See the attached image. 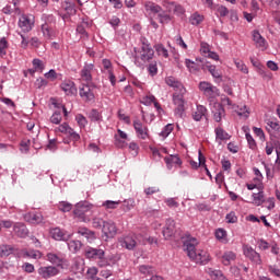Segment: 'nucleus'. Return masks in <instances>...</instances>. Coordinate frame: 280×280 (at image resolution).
Returning a JSON list of instances; mask_svg holds the SVG:
<instances>
[{
	"label": "nucleus",
	"instance_id": "nucleus-52",
	"mask_svg": "<svg viewBox=\"0 0 280 280\" xmlns=\"http://www.w3.org/2000/svg\"><path fill=\"white\" fill-rule=\"evenodd\" d=\"M148 71L150 75L154 77L159 73V68L156 67V62H151L149 65Z\"/></svg>",
	"mask_w": 280,
	"mask_h": 280
},
{
	"label": "nucleus",
	"instance_id": "nucleus-60",
	"mask_svg": "<svg viewBox=\"0 0 280 280\" xmlns=\"http://www.w3.org/2000/svg\"><path fill=\"white\" fill-rule=\"evenodd\" d=\"M48 82L47 80L43 79V78H38L36 81H35V86L36 89H43V86H47Z\"/></svg>",
	"mask_w": 280,
	"mask_h": 280
},
{
	"label": "nucleus",
	"instance_id": "nucleus-4",
	"mask_svg": "<svg viewBox=\"0 0 280 280\" xmlns=\"http://www.w3.org/2000/svg\"><path fill=\"white\" fill-rule=\"evenodd\" d=\"M152 58H154V49H152L150 44L145 43V38H143L140 50V59L142 60V62H150Z\"/></svg>",
	"mask_w": 280,
	"mask_h": 280
},
{
	"label": "nucleus",
	"instance_id": "nucleus-21",
	"mask_svg": "<svg viewBox=\"0 0 280 280\" xmlns=\"http://www.w3.org/2000/svg\"><path fill=\"white\" fill-rule=\"evenodd\" d=\"M145 11L149 12V14H160V12H163V9L161 5L154 3V2H145L144 3Z\"/></svg>",
	"mask_w": 280,
	"mask_h": 280
},
{
	"label": "nucleus",
	"instance_id": "nucleus-56",
	"mask_svg": "<svg viewBox=\"0 0 280 280\" xmlns=\"http://www.w3.org/2000/svg\"><path fill=\"white\" fill-rule=\"evenodd\" d=\"M115 145H116V148L124 149L128 145V143H126V141L121 140V138H119V136H115Z\"/></svg>",
	"mask_w": 280,
	"mask_h": 280
},
{
	"label": "nucleus",
	"instance_id": "nucleus-44",
	"mask_svg": "<svg viewBox=\"0 0 280 280\" xmlns=\"http://www.w3.org/2000/svg\"><path fill=\"white\" fill-rule=\"evenodd\" d=\"M5 49H8V40L5 39V37H2L0 39V57L3 58V56H5Z\"/></svg>",
	"mask_w": 280,
	"mask_h": 280
},
{
	"label": "nucleus",
	"instance_id": "nucleus-58",
	"mask_svg": "<svg viewBox=\"0 0 280 280\" xmlns=\"http://www.w3.org/2000/svg\"><path fill=\"white\" fill-rule=\"evenodd\" d=\"M248 115H250V112H248V108L246 106H243V108H241L237 112V116L238 117H245V119H248Z\"/></svg>",
	"mask_w": 280,
	"mask_h": 280
},
{
	"label": "nucleus",
	"instance_id": "nucleus-13",
	"mask_svg": "<svg viewBox=\"0 0 280 280\" xmlns=\"http://www.w3.org/2000/svg\"><path fill=\"white\" fill-rule=\"evenodd\" d=\"M133 128L140 139H148V127H144L141 120L136 119L133 121Z\"/></svg>",
	"mask_w": 280,
	"mask_h": 280
},
{
	"label": "nucleus",
	"instance_id": "nucleus-11",
	"mask_svg": "<svg viewBox=\"0 0 280 280\" xmlns=\"http://www.w3.org/2000/svg\"><path fill=\"white\" fill-rule=\"evenodd\" d=\"M79 94L85 102H93V100H95V94L89 84H83L82 88H80Z\"/></svg>",
	"mask_w": 280,
	"mask_h": 280
},
{
	"label": "nucleus",
	"instance_id": "nucleus-23",
	"mask_svg": "<svg viewBox=\"0 0 280 280\" xmlns=\"http://www.w3.org/2000/svg\"><path fill=\"white\" fill-rule=\"evenodd\" d=\"M77 233L82 235V237H86L88 242H93V240H95V232L86 228H79Z\"/></svg>",
	"mask_w": 280,
	"mask_h": 280
},
{
	"label": "nucleus",
	"instance_id": "nucleus-8",
	"mask_svg": "<svg viewBox=\"0 0 280 280\" xmlns=\"http://www.w3.org/2000/svg\"><path fill=\"white\" fill-rule=\"evenodd\" d=\"M162 233L165 240H172L176 235V222L173 219L166 220V225Z\"/></svg>",
	"mask_w": 280,
	"mask_h": 280
},
{
	"label": "nucleus",
	"instance_id": "nucleus-63",
	"mask_svg": "<svg viewBox=\"0 0 280 280\" xmlns=\"http://www.w3.org/2000/svg\"><path fill=\"white\" fill-rule=\"evenodd\" d=\"M199 166L207 167V158L203 156L202 151L199 150Z\"/></svg>",
	"mask_w": 280,
	"mask_h": 280
},
{
	"label": "nucleus",
	"instance_id": "nucleus-29",
	"mask_svg": "<svg viewBox=\"0 0 280 280\" xmlns=\"http://www.w3.org/2000/svg\"><path fill=\"white\" fill-rule=\"evenodd\" d=\"M236 255L233 252H225L222 256V264L224 266H230L231 261H235Z\"/></svg>",
	"mask_w": 280,
	"mask_h": 280
},
{
	"label": "nucleus",
	"instance_id": "nucleus-16",
	"mask_svg": "<svg viewBox=\"0 0 280 280\" xmlns=\"http://www.w3.org/2000/svg\"><path fill=\"white\" fill-rule=\"evenodd\" d=\"M60 86L66 95H78V89L75 88V83H73V81H66L61 83Z\"/></svg>",
	"mask_w": 280,
	"mask_h": 280
},
{
	"label": "nucleus",
	"instance_id": "nucleus-19",
	"mask_svg": "<svg viewBox=\"0 0 280 280\" xmlns=\"http://www.w3.org/2000/svg\"><path fill=\"white\" fill-rule=\"evenodd\" d=\"M165 82L168 86L175 89V91H179V94L185 95V88L183 86V83L176 81L173 77L166 78Z\"/></svg>",
	"mask_w": 280,
	"mask_h": 280
},
{
	"label": "nucleus",
	"instance_id": "nucleus-61",
	"mask_svg": "<svg viewBox=\"0 0 280 280\" xmlns=\"http://www.w3.org/2000/svg\"><path fill=\"white\" fill-rule=\"evenodd\" d=\"M235 66L242 71V73H248V68L243 61H235Z\"/></svg>",
	"mask_w": 280,
	"mask_h": 280
},
{
	"label": "nucleus",
	"instance_id": "nucleus-64",
	"mask_svg": "<svg viewBox=\"0 0 280 280\" xmlns=\"http://www.w3.org/2000/svg\"><path fill=\"white\" fill-rule=\"evenodd\" d=\"M217 12L220 14V16H226L229 14V9H226L224 5H221L217 9Z\"/></svg>",
	"mask_w": 280,
	"mask_h": 280
},
{
	"label": "nucleus",
	"instance_id": "nucleus-33",
	"mask_svg": "<svg viewBox=\"0 0 280 280\" xmlns=\"http://www.w3.org/2000/svg\"><path fill=\"white\" fill-rule=\"evenodd\" d=\"M217 139H220V141H226L231 139V136L222 127H219L215 129Z\"/></svg>",
	"mask_w": 280,
	"mask_h": 280
},
{
	"label": "nucleus",
	"instance_id": "nucleus-46",
	"mask_svg": "<svg viewBox=\"0 0 280 280\" xmlns=\"http://www.w3.org/2000/svg\"><path fill=\"white\" fill-rule=\"evenodd\" d=\"M60 121H62V114L60 112H55L50 117V122L58 125Z\"/></svg>",
	"mask_w": 280,
	"mask_h": 280
},
{
	"label": "nucleus",
	"instance_id": "nucleus-17",
	"mask_svg": "<svg viewBox=\"0 0 280 280\" xmlns=\"http://www.w3.org/2000/svg\"><path fill=\"white\" fill-rule=\"evenodd\" d=\"M24 219L31 224H40L43 222V214L39 212H28L24 215Z\"/></svg>",
	"mask_w": 280,
	"mask_h": 280
},
{
	"label": "nucleus",
	"instance_id": "nucleus-24",
	"mask_svg": "<svg viewBox=\"0 0 280 280\" xmlns=\"http://www.w3.org/2000/svg\"><path fill=\"white\" fill-rule=\"evenodd\" d=\"M91 71H93V65H86L81 70V78L85 80V82H91V80H93V77L91 75Z\"/></svg>",
	"mask_w": 280,
	"mask_h": 280
},
{
	"label": "nucleus",
	"instance_id": "nucleus-26",
	"mask_svg": "<svg viewBox=\"0 0 280 280\" xmlns=\"http://www.w3.org/2000/svg\"><path fill=\"white\" fill-rule=\"evenodd\" d=\"M186 67L189 69L191 73H196L197 71H200L201 69H205V65H199L195 61H191L190 59H186Z\"/></svg>",
	"mask_w": 280,
	"mask_h": 280
},
{
	"label": "nucleus",
	"instance_id": "nucleus-14",
	"mask_svg": "<svg viewBox=\"0 0 280 280\" xmlns=\"http://www.w3.org/2000/svg\"><path fill=\"white\" fill-rule=\"evenodd\" d=\"M50 237L57 240V242H67L69 235H67L60 228H54L49 231Z\"/></svg>",
	"mask_w": 280,
	"mask_h": 280
},
{
	"label": "nucleus",
	"instance_id": "nucleus-18",
	"mask_svg": "<svg viewBox=\"0 0 280 280\" xmlns=\"http://www.w3.org/2000/svg\"><path fill=\"white\" fill-rule=\"evenodd\" d=\"M19 27L24 32H32V27H34V22L30 20L27 15H22L19 21Z\"/></svg>",
	"mask_w": 280,
	"mask_h": 280
},
{
	"label": "nucleus",
	"instance_id": "nucleus-3",
	"mask_svg": "<svg viewBox=\"0 0 280 280\" xmlns=\"http://www.w3.org/2000/svg\"><path fill=\"white\" fill-rule=\"evenodd\" d=\"M173 102L174 105L177 106L175 108V115L180 118L185 117V97L183 94H177V92H175L173 94Z\"/></svg>",
	"mask_w": 280,
	"mask_h": 280
},
{
	"label": "nucleus",
	"instance_id": "nucleus-45",
	"mask_svg": "<svg viewBox=\"0 0 280 280\" xmlns=\"http://www.w3.org/2000/svg\"><path fill=\"white\" fill-rule=\"evenodd\" d=\"M92 224L94 229H104L106 221H104L102 218H94Z\"/></svg>",
	"mask_w": 280,
	"mask_h": 280
},
{
	"label": "nucleus",
	"instance_id": "nucleus-54",
	"mask_svg": "<svg viewBox=\"0 0 280 280\" xmlns=\"http://www.w3.org/2000/svg\"><path fill=\"white\" fill-rule=\"evenodd\" d=\"M42 32L46 38H51L52 31L49 28V25L44 24L42 25Z\"/></svg>",
	"mask_w": 280,
	"mask_h": 280
},
{
	"label": "nucleus",
	"instance_id": "nucleus-36",
	"mask_svg": "<svg viewBox=\"0 0 280 280\" xmlns=\"http://www.w3.org/2000/svg\"><path fill=\"white\" fill-rule=\"evenodd\" d=\"M253 198L254 205H256L257 207H260V205H264V202H266V200H264V191L254 192Z\"/></svg>",
	"mask_w": 280,
	"mask_h": 280
},
{
	"label": "nucleus",
	"instance_id": "nucleus-30",
	"mask_svg": "<svg viewBox=\"0 0 280 280\" xmlns=\"http://www.w3.org/2000/svg\"><path fill=\"white\" fill-rule=\"evenodd\" d=\"M62 8L65 12H67V14L72 16L75 14V12H78V10H75V3L73 2L65 1V3L62 4Z\"/></svg>",
	"mask_w": 280,
	"mask_h": 280
},
{
	"label": "nucleus",
	"instance_id": "nucleus-51",
	"mask_svg": "<svg viewBox=\"0 0 280 280\" xmlns=\"http://www.w3.org/2000/svg\"><path fill=\"white\" fill-rule=\"evenodd\" d=\"M75 119H77L80 128H84L86 126V124L89 122L86 120V117H84L82 114L77 115Z\"/></svg>",
	"mask_w": 280,
	"mask_h": 280
},
{
	"label": "nucleus",
	"instance_id": "nucleus-31",
	"mask_svg": "<svg viewBox=\"0 0 280 280\" xmlns=\"http://www.w3.org/2000/svg\"><path fill=\"white\" fill-rule=\"evenodd\" d=\"M205 69H208L209 73H211L213 78L222 82V72H220V70H217L215 66H205Z\"/></svg>",
	"mask_w": 280,
	"mask_h": 280
},
{
	"label": "nucleus",
	"instance_id": "nucleus-43",
	"mask_svg": "<svg viewBox=\"0 0 280 280\" xmlns=\"http://www.w3.org/2000/svg\"><path fill=\"white\" fill-rule=\"evenodd\" d=\"M155 51L159 54V56H163L164 58H168L170 56L163 44L155 45Z\"/></svg>",
	"mask_w": 280,
	"mask_h": 280
},
{
	"label": "nucleus",
	"instance_id": "nucleus-12",
	"mask_svg": "<svg viewBox=\"0 0 280 280\" xmlns=\"http://www.w3.org/2000/svg\"><path fill=\"white\" fill-rule=\"evenodd\" d=\"M196 244H197L196 238H190L184 242L186 253L190 259H196L198 257V254H196Z\"/></svg>",
	"mask_w": 280,
	"mask_h": 280
},
{
	"label": "nucleus",
	"instance_id": "nucleus-28",
	"mask_svg": "<svg viewBox=\"0 0 280 280\" xmlns=\"http://www.w3.org/2000/svg\"><path fill=\"white\" fill-rule=\"evenodd\" d=\"M253 40L256 47H266V39L261 36L259 31L253 32Z\"/></svg>",
	"mask_w": 280,
	"mask_h": 280
},
{
	"label": "nucleus",
	"instance_id": "nucleus-53",
	"mask_svg": "<svg viewBox=\"0 0 280 280\" xmlns=\"http://www.w3.org/2000/svg\"><path fill=\"white\" fill-rule=\"evenodd\" d=\"M165 203L167 205V207H170V209H178V206H179L177 200L174 198L166 199Z\"/></svg>",
	"mask_w": 280,
	"mask_h": 280
},
{
	"label": "nucleus",
	"instance_id": "nucleus-47",
	"mask_svg": "<svg viewBox=\"0 0 280 280\" xmlns=\"http://www.w3.org/2000/svg\"><path fill=\"white\" fill-rule=\"evenodd\" d=\"M245 137L247 139V143H248L250 150H257V142L255 141L253 136H250V133H246Z\"/></svg>",
	"mask_w": 280,
	"mask_h": 280
},
{
	"label": "nucleus",
	"instance_id": "nucleus-62",
	"mask_svg": "<svg viewBox=\"0 0 280 280\" xmlns=\"http://www.w3.org/2000/svg\"><path fill=\"white\" fill-rule=\"evenodd\" d=\"M172 130H174V126L173 125H166L164 130L161 132L162 137H170V133L172 132Z\"/></svg>",
	"mask_w": 280,
	"mask_h": 280
},
{
	"label": "nucleus",
	"instance_id": "nucleus-27",
	"mask_svg": "<svg viewBox=\"0 0 280 280\" xmlns=\"http://www.w3.org/2000/svg\"><path fill=\"white\" fill-rule=\"evenodd\" d=\"M205 115H207V107L198 105L196 112L192 114V119H195V121H200Z\"/></svg>",
	"mask_w": 280,
	"mask_h": 280
},
{
	"label": "nucleus",
	"instance_id": "nucleus-1",
	"mask_svg": "<svg viewBox=\"0 0 280 280\" xmlns=\"http://www.w3.org/2000/svg\"><path fill=\"white\" fill-rule=\"evenodd\" d=\"M93 206L86 202H80L75 205V209L73 210V215L79 220V222H91V211Z\"/></svg>",
	"mask_w": 280,
	"mask_h": 280
},
{
	"label": "nucleus",
	"instance_id": "nucleus-40",
	"mask_svg": "<svg viewBox=\"0 0 280 280\" xmlns=\"http://www.w3.org/2000/svg\"><path fill=\"white\" fill-rule=\"evenodd\" d=\"M139 271L141 272V275H149L150 277L154 275V268L148 265L140 266Z\"/></svg>",
	"mask_w": 280,
	"mask_h": 280
},
{
	"label": "nucleus",
	"instance_id": "nucleus-38",
	"mask_svg": "<svg viewBox=\"0 0 280 280\" xmlns=\"http://www.w3.org/2000/svg\"><path fill=\"white\" fill-rule=\"evenodd\" d=\"M220 95V90L213 85H211L206 93V97H209V100H213V97H218Z\"/></svg>",
	"mask_w": 280,
	"mask_h": 280
},
{
	"label": "nucleus",
	"instance_id": "nucleus-22",
	"mask_svg": "<svg viewBox=\"0 0 280 280\" xmlns=\"http://www.w3.org/2000/svg\"><path fill=\"white\" fill-rule=\"evenodd\" d=\"M166 166L168 170H172V165H183V161L178 155H170L164 158Z\"/></svg>",
	"mask_w": 280,
	"mask_h": 280
},
{
	"label": "nucleus",
	"instance_id": "nucleus-59",
	"mask_svg": "<svg viewBox=\"0 0 280 280\" xmlns=\"http://www.w3.org/2000/svg\"><path fill=\"white\" fill-rule=\"evenodd\" d=\"M117 205H119V201L107 200L103 203V207H106V209H117Z\"/></svg>",
	"mask_w": 280,
	"mask_h": 280
},
{
	"label": "nucleus",
	"instance_id": "nucleus-10",
	"mask_svg": "<svg viewBox=\"0 0 280 280\" xmlns=\"http://www.w3.org/2000/svg\"><path fill=\"white\" fill-rule=\"evenodd\" d=\"M120 244L122 248H127V250H135V248H137V236L127 235L120 238Z\"/></svg>",
	"mask_w": 280,
	"mask_h": 280
},
{
	"label": "nucleus",
	"instance_id": "nucleus-49",
	"mask_svg": "<svg viewBox=\"0 0 280 280\" xmlns=\"http://www.w3.org/2000/svg\"><path fill=\"white\" fill-rule=\"evenodd\" d=\"M158 18L160 19V23H170V21H172L170 14L165 12H160V14H158Z\"/></svg>",
	"mask_w": 280,
	"mask_h": 280
},
{
	"label": "nucleus",
	"instance_id": "nucleus-41",
	"mask_svg": "<svg viewBox=\"0 0 280 280\" xmlns=\"http://www.w3.org/2000/svg\"><path fill=\"white\" fill-rule=\"evenodd\" d=\"M91 121H102V114L97 109H92L89 114Z\"/></svg>",
	"mask_w": 280,
	"mask_h": 280
},
{
	"label": "nucleus",
	"instance_id": "nucleus-34",
	"mask_svg": "<svg viewBox=\"0 0 280 280\" xmlns=\"http://www.w3.org/2000/svg\"><path fill=\"white\" fill-rule=\"evenodd\" d=\"M235 84V81L233 79H228L226 83L223 84V91L224 93H228L231 97H233V85Z\"/></svg>",
	"mask_w": 280,
	"mask_h": 280
},
{
	"label": "nucleus",
	"instance_id": "nucleus-7",
	"mask_svg": "<svg viewBox=\"0 0 280 280\" xmlns=\"http://www.w3.org/2000/svg\"><path fill=\"white\" fill-rule=\"evenodd\" d=\"M85 257L86 259L94 260L103 259L104 257H106V252H104V249L102 248L86 247Z\"/></svg>",
	"mask_w": 280,
	"mask_h": 280
},
{
	"label": "nucleus",
	"instance_id": "nucleus-2",
	"mask_svg": "<svg viewBox=\"0 0 280 280\" xmlns=\"http://www.w3.org/2000/svg\"><path fill=\"white\" fill-rule=\"evenodd\" d=\"M266 130L269 132L271 141H273V145H279L280 122L275 120H268Z\"/></svg>",
	"mask_w": 280,
	"mask_h": 280
},
{
	"label": "nucleus",
	"instance_id": "nucleus-32",
	"mask_svg": "<svg viewBox=\"0 0 280 280\" xmlns=\"http://www.w3.org/2000/svg\"><path fill=\"white\" fill-rule=\"evenodd\" d=\"M47 260L50 261V264H54L55 266H62V258H60L56 254H47Z\"/></svg>",
	"mask_w": 280,
	"mask_h": 280
},
{
	"label": "nucleus",
	"instance_id": "nucleus-9",
	"mask_svg": "<svg viewBox=\"0 0 280 280\" xmlns=\"http://www.w3.org/2000/svg\"><path fill=\"white\" fill-rule=\"evenodd\" d=\"M58 272H60V270H58V268L52 267V266L40 267L38 269V275L43 279H51V277H56V275H58Z\"/></svg>",
	"mask_w": 280,
	"mask_h": 280
},
{
	"label": "nucleus",
	"instance_id": "nucleus-6",
	"mask_svg": "<svg viewBox=\"0 0 280 280\" xmlns=\"http://www.w3.org/2000/svg\"><path fill=\"white\" fill-rule=\"evenodd\" d=\"M243 253L247 259H250L253 264L261 265V256L253 247L248 245L243 246Z\"/></svg>",
	"mask_w": 280,
	"mask_h": 280
},
{
	"label": "nucleus",
	"instance_id": "nucleus-15",
	"mask_svg": "<svg viewBox=\"0 0 280 280\" xmlns=\"http://www.w3.org/2000/svg\"><path fill=\"white\" fill-rule=\"evenodd\" d=\"M212 113H213L214 121H217V122L222 121V117L226 116L224 106H222V104H220V103H214Z\"/></svg>",
	"mask_w": 280,
	"mask_h": 280
},
{
	"label": "nucleus",
	"instance_id": "nucleus-50",
	"mask_svg": "<svg viewBox=\"0 0 280 280\" xmlns=\"http://www.w3.org/2000/svg\"><path fill=\"white\" fill-rule=\"evenodd\" d=\"M212 84L206 81L199 83V91H202L203 95L209 92V89Z\"/></svg>",
	"mask_w": 280,
	"mask_h": 280
},
{
	"label": "nucleus",
	"instance_id": "nucleus-39",
	"mask_svg": "<svg viewBox=\"0 0 280 280\" xmlns=\"http://www.w3.org/2000/svg\"><path fill=\"white\" fill-rule=\"evenodd\" d=\"M59 211H62L63 213H68L73 209V205L67 202V201H61L58 205Z\"/></svg>",
	"mask_w": 280,
	"mask_h": 280
},
{
	"label": "nucleus",
	"instance_id": "nucleus-20",
	"mask_svg": "<svg viewBox=\"0 0 280 280\" xmlns=\"http://www.w3.org/2000/svg\"><path fill=\"white\" fill-rule=\"evenodd\" d=\"M13 232L18 237H27L30 235V231L27 230V226H25L23 223H15L13 226Z\"/></svg>",
	"mask_w": 280,
	"mask_h": 280
},
{
	"label": "nucleus",
	"instance_id": "nucleus-57",
	"mask_svg": "<svg viewBox=\"0 0 280 280\" xmlns=\"http://www.w3.org/2000/svg\"><path fill=\"white\" fill-rule=\"evenodd\" d=\"M45 78L47 80L54 81V80L58 79V73H56V70L51 69V70H49L48 72L45 73Z\"/></svg>",
	"mask_w": 280,
	"mask_h": 280
},
{
	"label": "nucleus",
	"instance_id": "nucleus-55",
	"mask_svg": "<svg viewBox=\"0 0 280 280\" xmlns=\"http://www.w3.org/2000/svg\"><path fill=\"white\" fill-rule=\"evenodd\" d=\"M225 220H228L229 224H235V222H237V215H235V212L232 211L226 214Z\"/></svg>",
	"mask_w": 280,
	"mask_h": 280
},
{
	"label": "nucleus",
	"instance_id": "nucleus-5",
	"mask_svg": "<svg viewBox=\"0 0 280 280\" xmlns=\"http://www.w3.org/2000/svg\"><path fill=\"white\" fill-rule=\"evenodd\" d=\"M103 237L109 240L117 235V225L113 221H105L103 229H102Z\"/></svg>",
	"mask_w": 280,
	"mask_h": 280
},
{
	"label": "nucleus",
	"instance_id": "nucleus-35",
	"mask_svg": "<svg viewBox=\"0 0 280 280\" xmlns=\"http://www.w3.org/2000/svg\"><path fill=\"white\" fill-rule=\"evenodd\" d=\"M168 12H175L176 14H184L185 9H183V5H180V4L171 2V3H168Z\"/></svg>",
	"mask_w": 280,
	"mask_h": 280
},
{
	"label": "nucleus",
	"instance_id": "nucleus-42",
	"mask_svg": "<svg viewBox=\"0 0 280 280\" xmlns=\"http://www.w3.org/2000/svg\"><path fill=\"white\" fill-rule=\"evenodd\" d=\"M202 21H205V16H202L198 13H195L190 16L191 25H200Z\"/></svg>",
	"mask_w": 280,
	"mask_h": 280
},
{
	"label": "nucleus",
	"instance_id": "nucleus-25",
	"mask_svg": "<svg viewBox=\"0 0 280 280\" xmlns=\"http://www.w3.org/2000/svg\"><path fill=\"white\" fill-rule=\"evenodd\" d=\"M14 250H16L14 246L2 244L0 245V257H10Z\"/></svg>",
	"mask_w": 280,
	"mask_h": 280
},
{
	"label": "nucleus",
	"instance_id": "nucleus-48",
	"mask_svg": "<svg viewBox=\"0 0 280 280\" xmlns=\"http://www.w3.org/2000/svg\"><path fill=\"white\" fill-rule=\"evenodd\" d=\"M33 67H34L35 71H40V72H43V70L45 69V65L43 63V60H40V59H34Z\"/></svg>",
	"mask_w": 280,
	"mask_h": 280
},
{
	"label": "nucleus",
	"instance_id": "nucleus-37",
	"mask_svg": "<svg viewBox=\"0 0 280 280\" xmlns=\"http://www.w3.org/2000/svg\"><path fill=\"white\" fill-rule=\"evenodd\" d=\"M68 248L72 253H78V250H80V248H82V242H80V241H70L68 243Z\"/></svg>",
	"mask_w": 280,
	"mask_h": 280
}]
</instances>
